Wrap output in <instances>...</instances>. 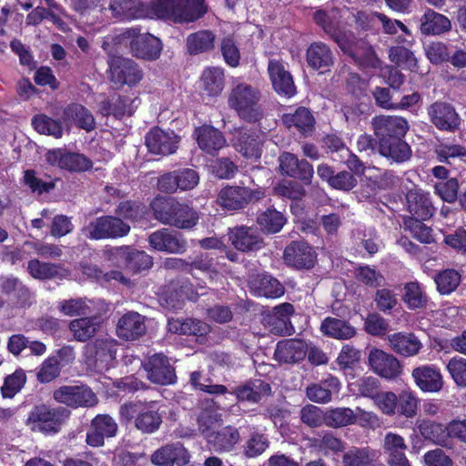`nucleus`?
I'll return each mask as SVG.
<instances>
[{
	"mask_svg": "<svg viewBox=\"0 0 466 466\" xmlns=\"http://www.w3.org/2000/svg\"><path fill=\"white\" fill-rule=\"evenodd\" d=\"M150 207L157 220L177 228L190 229L199 219L196 209L174 198L156 197Z\"/></svg>",
	"mask_w": 466,
	"mask_h": 466,
	"instance_id": "nucleus-1",
	"label": "nucleus"
},
{
	"mask_svg": "<svg viewBox=\"0 0 466 466\" xmlns=\"http://www.w3.org/2000/svg\"><path fill=\"white\" fill-rule=\"evenodd\" d=\"M157 18L174 23H192L208 12L205 0H155Z\"/></svg>",
	"mask_w": 466,
	"mask_h": 466,
	"instance_id": "nucleus-2",
	"label": "nucleus"
},
{
	"mask_svg": "<svg viewBox=\"0 0 466 466\" xmlns=\"http://www.w3.org/2000/svg\"><path fill=\"white\" fill-rule=\"evenodd\" d=\"M340 13L337 9L318 10L313 15L314 22L338 44L345 54L355 58L359 41L352 32L347 30L340 23Z\"/></svg>",
	"mask_w": 466,
	"mask_h": 466,
	"instance_id": "nucleus-3",
	"label": "nucleus"
},
{
	"mask_svg": "<svg viewBox=\"0 0 466 466\" xmlns=\"http://www.w3.org/2000/svg\"><path fill=\"white\" fill-rule=\"evenodd\" d=\"M260 98L261 94L258 87L247 83H238L231 89L228 103L239 117L255 122L261 116Z\"/></svg>",
	"mask_w": 466,
	"mask_h": 466,
	"instance_id": "nucleus-4",
	"label": "nucleus"
},
{
	"mask_svg": "<svg viewBox=\"0 0 466 466\" xmlns=\"http://www.w3.org/2000/svg\"><path fill=\"white\" fill-rule=\"evenodd\" d=\"M117 39L119 43L128 44L132 54L137 58L156 60L162 51L160 39L149 33L142 34L138 26L123 30Z\"/></svg>",
	"mask_w": 466,
	"mask_h": 466,
	"instance_id": "nucleus-5",
	"label": "nucleus"
},
{
	"mask_svg": "<svg viewBox=\"0 0 466 466\" xmlns=\"http://www.w3.org/2000/svg\"><path fill=\"white\" fill-rule=\"evenodd\" d=\"M70 410L64 407L51 408L45 404L34 407L29 412L26 425L33 431L45 434H56L69 418Z\"/></svg>",
	"mask_w": 466,
	"mask_h": 466,
	"instance_id": "nucleus-6",
	"label": "nucleus"
},
{
	"mask_svg": "<svg viewBox=\"0 0 466 466\" xmlns=\"http://www.w3.org/2000/svg\"><path fill=\"white\" fill-rule=\"evenodd\" d=\"M120 415L127 420L134 419L137 429L143 433L157 431L162 422V418L155 402L124 404L120 408Z\"/></svg>",
	"mask_w": 466,
	"mask_h": 466,
	"instance_id": "nucleus-7",
	"label": "nucleus"
},
{
	"mask_svg": "<svg viewBox=\"0 0 466 466\" xmlns=\"http://www.w3.org/2000/svg\"><path fill=\"white\" fill-rule=\"evenodd\" d=\"M81 231L92 240L118 238L129 233L130 226L118 217L101 216L90 220Z\"/></svg>",
	"mask_w": 466,
	"mask_h": 466,
	"instance_id": "nucleus-8",
	"label": "nucleus"
},
{
	"mask_svg": "<svg viewBox=\"0 0 466 466\" xmlns=\"http://www.w3.org/2000/svg\"><path fill=\"white\" fill-rule=\"evenodd\" d=\"M104 253L106 260L117 267L123 263L125 268L134 274L148 270L153 265L151 256L128 246L109 248Z\"/></svg>",
	"mask_w": 466,
	"mask_h": 466,
	"instance_id": "nucleus-9",
	"label": "nucleus"
},
{
	"mask_svg": "<svg viewBox=\"0 0 466 466\" xmlns=\"http://www.w3.org/2000/svg\"><path fill=\"white\" fill-rule=\"evenodd\" d=\"M54 400L67 407H93L97 403L96 394L86 385H65L53 393Z\"/></svg>",
	"mask_w": 466,
	"mask_h": 466,
	"instance_id": "nucleus-10",
	"label": "nucleus"
},
{
	"mask_svg": "<svg viewBox=\"0 0 466 466\" xmlns=\"http://www.w3.org/2000/svg\"><path fill=\"white\" fill-rule=\"evenodd\" d=\"M112 15L120 20L157 18L155 1L144 4L140 0H110Z\"/></svg>",
	"mask_w": 466,
	"mask_h": 466,
	"instance_id": "nucleus-11",
	"label": "nucleus"
},
{
	"mask_svg": "<svg viewBox=\"0 0 466 466\" xmlns=\"http://www.w3.org/2000/svg\"><path fill=\"white\" fill-rule=\"evenodd\" d=\"M371 125L378 144L385 140L405 137L410 128L407 119L400 116H377L372 118Z\"/></svg>",
	"mask_w": 466,
	"mask_h": 466,
	"instance_id": "nucleus-12",
	"label": "nucleus"
},
{
	"mask_svg": "<svg viewBox=\"0 0 466 466\" xmlns=\"http://www.w3.org/2000/svg\"><path fill=\"white\" fill-rule=\"evenodd\" d=\"M147 379L155 384L170 385L177 380L174 367L163 353H155L141 362Z\"/></svg>",
	"mask_w": 466,
	"mask_h": 466,
	"instance_id": "nucleus-13",
	"label": "nucleus"
},
{
	"mask_svg": "<svg viewBox=\"0 0 466 466\" xmlns=\"http://www.w3.org/2000/svg\"><path fill=\"white\" fill-rule=\"evenodd\" d=\"M427 114L431 124L439 130L455 132L460 128L461 116L455 107L444 101H436L427 108Z\"/></svg>",
	"mask_w": 466,
	"mask_h": 466,
	"instance_id": "nucleus-14",
	"label": "nucleus"
},
{
	"mask_svg": "<svg viewBox=\"0 0 466 466\" xmlns=\"http://www.w3.org/2000/svg\"><path fill=\"white\" fill-rule=\"evenodd\" d=\"M110 79L120 85L135 86L143 77L138 65L132 59L123 56H113L108 61Z\"/></svg>",
	"mask_w": 466,
	"mask_h": 466,
	"instance_id": "nucleus-15",
	"label": "nucleus"
},
{
	"mask_svg": "<svg viewBox=\"0 0 466 466\" xmlns=\"http://www.w3.org/2000/svg\"><path fill=\"white\" fill-rule=\"evenodd\" d=\"M48 164L71 172H83L92 167V161L80 153L68 152L63 148L49 150L46 155Z\"/></svg>",
	"mask_w": 466,
	"mask_h": 466,
	"instance_id": "nucleus-16",
	"label": "nucleus"
},
{
	"mask_svg": "<svg viewBox=\"0 0 466 466\" xmlns=\"http://www.w3.org/2000/svg\"><path fill=\"white\" fill-rule=\"evenodd\" d=\"M228 236L234 248L243 252L259 250L264 247L263 238L254 227L236 226L228 228Z\"/></svg>",
	"mask_w": 466,
	"mask_h": 466,
	"instance_id": "nucleus-17",
	"label": "nucleus"
},
{
	"mask_svg": "<svg viewBox=\"0 0 466 466\" xmlns=\"http://www.w3.org/2000/svg\"><path fill=\"white\" fill-rule=\"evenodd\" d=\"M88 353L94 358V363L98 370H109L114 367L117 342L107 336L96 339L86 346Z\"/></svg>",
	"mask_w": 466,
	"mask_h": 466,
	"instance_id": "nucleus-18",
	"label": "nucleus"
},
{
	"mask_svg": "<svg viewBox=\"0 0 466 466\" xmlns=\"http://www.w3.org/2000/svg\"><path fill=\"white\" fill-rule=\"evenodd\" d=\"M148 243L155 250L172 254H181L187 248V241L182 236L169 228H161L151 233Z\"/></svg>",
	"mask_w": 466,
	"mask_h": 466,
	"instance_id": "nucleus-19",
	"label": "nucleus"
},
{
	"mask_svg": "<svg viewBox=\"0 0 466 466\" xmlns=\"http://www.w3.org/2000/svg\"><path fill=\"white\" fill-rule=\"evenodd\" d=\"M190 453L179 442L167 444L151 455V462L156 466H186L190 461Z\"/></svg>",
	"mask_w": 466,
	"mask_h": 466,
	"instance_id": "nucleus-20",
	"label": "nucleus"
},
{
	"mask_svg": "<svg viewBox=\"0 0 466 466\" xmlns=\"http://www.w3.org/2000/svg\"><path fill=\"white\" fill-rule=\"evenodd\" d=\"M118 430L116 420L107 414H98L91 421L86 433V442L93 447H100L105 443L106 438L116 435Z\"/></svg>",
	"mask_w": 466,
	"mask_h": 466,
	"instance_id": "nucleus-21",
	"label": "nucleus"
},
{
	"mask_svg": "<svg viewBox=\"0 0 466 466\" xmlns=\"http://www.w3.org/2000/svg\"><path fill=\"white\" fill-rule=\"evenodd\" d=\"M316 252L305 241H292L284 250V260L296 268H310L316 262Z\"/></svg>",
	"mask_w": 466,
	"mask_h": 466,
	"instance_id": "nucleus-22",
	"label": "nucleus"
},
{
	"mask_svg": "<svg viewBox=\"0 0 466 466\" xmlns=\"http://www.w3.org/2000/svg\"><path fill=\"white\" fill-rule=\"evenodd\" d=\"M369 364L376 374L387 380H393L401 372L399 360L379 349H372L370 351Z\"/></svg>",
	"mask_w": 466,
	"mask_h": 466,
	"instance_id": "nucleus-23",
	"label": "nucleus"
},
{
	"mask_svg": "<svg viewBox=\"0 0 466 466\" xmlns=\"http://www.w3.org/2000/svg\"><path fill=\"white\" fill-rule=\"evenodd\" d=\"M179 137L174 131H165L156 127L146 136V145L148 150L155 155H170L176 152Z\"/></svg>",
	"mask_w": 466,
	"mask_h": 466,
	"instance_id": "nucleus-24",
	"label": "nucleus"
},
{
	"mask_svg": "<svg viewBox=\"0 0 466 466\" xmlns=\"http://www.w3.org/2000/svg\"><path fill=\"white\" fill-rule=\"evenodd\" d=\"M279 167L283 174L301 180L309 185L313 177L314 169L307 160H299L294 154L285 152L279 157Z\"/></svg>",
	"mask_w": 466,
	"mask_h": 466,
	"instance_id": "nucleus-25",
	"label": "nucleus"
},
{
	"mask_svg": "<svg viewBox=\"0 0 466 466\" xmlns=\"http://www.w3.org/2000/svg\"><path fill=\"white\" fill-rule=\"evenodd\" d=\"M268 72L272 86L279 96L291 97L296 94L293 77L285 68L283 62L270 59L268 61Z\"/></svg>",
	"mask_w": 466,
	"mask_h": 466,
	"instance_id": "nucleus-26",
	"label": "nucleus"
},
{
	"mask_svg": "<svg viewBox=\"0 0 466 466\" xmlns=\"http://www.w3.org/2000/svg\"><path fill=\"white\" fill-rule=\"evenodd\" d=\"M63 120L67 133L73 125L86 132H90L96 127V121L92 113L78 103H71L64 107Z\"/></svg>",
	"mask_w": 466,
	"mask_h": 466,
	"instance_id": "nucleus-27",
	"label": "nucleus"
},
{
	"mask_svg": "<svg viewBox=\"0 0 466 466\" xmlns=\"http://www.w3.org/2000/svg\"><path fill=\"white\" fill-rule=\"evenodd\" d=\"M411 376L417 387L423 392H439L443 387V380L439 368L426 364L415 368Z\"/></svg>",
	"mask_w": 466,
	"mask_h": 466,
	"instance_id": "nucleus-28",
	"label": "nucleus"
},
{
	"mask_svg": "<svg viewBox=\"0 0 466 466\" xmlns=\"http://www.w3.org/2000/svg\"><path fill=\"white\" fill-rule=\"evenodd\" d=\"M261 136L248 128H239L234 135V147L247 158L258 159L261 157Z\"/></svg>",
	"mask_w": 466,
	"mask_h": 466,
	"instance_id": "nucleus-29",
	"label": "nucleus"
},
{
	"mask_svg": "<svg viewBox=\"0 0 466 466\" xmlns=\"http://www.w3.org/2000/svg\"><path fill=\"white\" fill-rule=\"evenodd\" d=\"M251 197L252 191L248 187L228 186L221 188L217 201L224 209L238 210L248 205Z\"/></svg>",
	"mask_w": 466,
	"mask_h": 466,
	"instance_id": "nucleus-30",
	"label": "nucleus"
},
{
	"mask_svg": "<svg viewBox=\"0 0 466 466\" xmlns=\"http://www.w3.org/2000/svg\"><path fill=\"white\" fill-rule=\"evenodd\" d=\"M306 60L309 67L324 73L333 66L334 55L327 44L318 41L309 46L306 51Z\"/></svg>",
	"mask_w": 466,
	"mask_h": 466,
	"instance_id": "nucleus-31",
	"label": "nucleus"
},
{
	"mask_svg": "<svg viewBox=\"0 0 466 466\" xmlns=\"http://www.w3.org/2000/svg\"><path fill=\"white\" fill-rule=\"evenodd\" d=\"M194 135L199 148L209 155L217 154L226 145L223 134L211 126L197 127Z\"/></svg>",
	"mask_w": 466,
	"mask_h": 466,
	"instance_id": "nucleus-32",
	"label": "nucleus"
},
{
	"mask_svg": "<svg viewBox=\"0 0 466 466\" xmlns=\"http://www.w3.org/2000/svg\"><path fill=\"white\" fill-rule=\"evenodd\" d=\"M228 393L238 401L258 403L263 397H268L271 394V387L269 383L260 379H256L237 387L234 392Z\"/></svg>",
	"mask_w": 466,
	"mask_h": 466,
	"instance_id": "nucleus-33",
	"label": "nucleus"
},
{
	"mask_svg": "<svg viewBox=\"0 0 466 466\" xmlns=\"http://www.w3.org/2000/svg\"><path fill=\"white\" fill-rule=\"evenodd\" d=\"M146 332L144 317L137 312L129 311L124 314L117 322L116 334L126 340H135Z\"/></svg>",
	"mask_w": 466,
	"mask_h": 466,
	"instance_id": "nucleus-34",
	"label": "nucleus"
},
{
	"mask_svg": "<svg viewBox=\"0 0 466 466\" xmlns=\"http://www.w3.org/2000/svg\"><path fill=\"white\" fill-rule=\"evenodd\" d=\"M167 330L177 335L194 336L198 339H203L209 332V326L197 319H169Z\"/></svg>",
	"mask_w": 466,
	"mask_h": 466,
	"instance_id": "nucleus-35",
	"label": "nucleus"
},
{
	"mask_svg": "<svg viewBox=\"0 0 466 466\" xmlns=\"http://www.w3.org/2000/svg\"><path fill=\"white\" fill-rule=\"evenodd\" d=\"M410 218L427 220L433 215V206L430 194L421 189L410 190L406 196Z\"/></svg>",
	"mask_w": 466,
	"mask_h": 466,
	"instance_id": "nucleus-36",
	"label": "nucleus"
},
{
	"mask_svg": "<svg viewBox=\"0 0 466 466\" xmlns=\"http://www.w3.org/2000/svg\"><path fill=\"white\" fill-rule=\"evenodd\" d=\"M340 390V382L338 378L329 375L318 383H312L307 387L306 395L313 402L328 403L333 394Z\"/></svg>",
	"mask_w": 466,
	"mask_h": 466,
	"instance_id": "nucleus-37",
	"label": "nucleus"
},
{
	"mask_svg": "<svg viewBox=\"0 0 466 466\" xmlns=\"http://www.w3.org/2000/svg\"><path fill=\"white\" fill-rule=\"evenodd\" d=\"M251 292L257 297L277 299L284 294L283 285L268 274H259L249 281Z\"/></svg>",
	"mask_w": 466,
	"mask_h": 466,
	"instance_id": "nucleus-38",
	"label": "nucleus"
},
{
	"mask_svg": "<svg viewBox=\"0 0 466 466\" xmlns=\"http://www.w3.org/2000/svg\"><path fill=\"white\" fill-rule=\"evenodd\" d=\"M307 355V345L300 339L279 341L274 352L275 360L279 362L292 363L303 360Z\"/></svg>",
	"mask_w": 466,
	"mask_h": 466,
	"instance_id": "nucleus-39",
	"label": "nucleus"
},
{
	"mask_svg": "<svg viewBox=\"0 0 466 466\" xmlns=\"http://www.w3.org/2000/svg\"><path fill=\"white\" fill-rule=\"evenodd\" d=\"M390 348L403 357L417 355L422 348L419 338L411 332H397L389 336Z\"/></svg>",
	"mask_w": 466,
	"mask_h": 466,
	"instance_id": "nucleus-40",
	"label": "nucleus"
},
{
	"mask_svg": "<svg viewBox=\"0 0 466 466\" xmlns=\"http://www.w3.org/2000/svg\"><path fill=\"white\" fill-rule=\"evenodd\" d=\"M378 148L381 156L398 164L410 160L412 155V150L404 137L380 142Z\"/></svg>",
	"mask_w": 466,
	"mask_h": 466,
	"instance_id": "nucleus-41",
	"label": "nucleus"
},
{
	"mask_svg": "<svg viewBox=\"0 0 466 466\" xmlns=\"http://www.w3.org/2000/svg\"><path fill=\"white\" fill-rule=\"evenodd\" d=\"M239 440V431L233 426H226L208 436V443L217 452L231 451Z\"/></svg>",
	"mask_w": 466,
	"mask_h": 466,
	"instance_id": "nucleus-42",
	"label": "nucleus"
},
{
	"mask_svg": "<svg viewBox=\"0 0 466 466\" xmlns=\"http://www.w3.org/2000/svg\"><path fill=\"white\" fill-rule=\"evenodd\" d=\"M402 300L409 309L418 310L429 306L430 298L424 286L414 280L404 284Z\"/></svg>",
	"mask_w": 466,
	"mask_h": 466,
	"instance_id": "nucleus-43",
	"label": "nucleus"
},
{
	"mask_svg": "<svg viewBox=\"0 0 466 466\" xmlns=\"http://www.w3.org/2000/svg\"><path fill=\"white\" fill-rule=\"evenodd\" d=\"M451 21L445 15L428 9L420 18V32L425 35H438L450 31Z\"/></svg>",
	"mask_w": 466,
	"mask_h": 466,
	"instance_id": "nucleus-44",
	"label": "nucleus"
},
{
	"mask_svg": "<svg viewBox=\"0 0 466 466\" xmlns=\"http://www.w3.org/2000/svg\"><path fill=\"white\" fill-rule=\"evenodd\" d=\"M282 121L287 127H295L305 136L313 131L315 125L314 116L311 112L304 106L298 107L292 113L284 114Z\"/></svg>",
	"mask_w": 466,
	"mask_h": 466,
	"instance_id": "nucleus-45",
	"label": "nucleus"
},
{
	"mask_svg": "<svg viewBox=\"0 0 466 466\" xmlns=\"http://www.w3.org/2000/svg\"><path fill=\"white\" fill-rule=\"evenodd\" d=\"M378 452L369 447H351L343 453V466H375Z\"/></svg>",
	"mask_w": 466,
	"mask_h": 466,
	"instance_id": "nucleus-46",
	"label": "nucleus"
},
{
	"mask_svg": "<svg viewBox=\"0 0 466 466\" xmlns=\"http://www.w3.org/2000/svg\"><path fill=\"white\" fill-rule=\"evenodd\" d=\"M416 427L420 434L425 439L441 446L448 442L447 426L428 419L418 420Z\"/></svg>",
	"mask_w": 466,
	"mask_h": 466,
	"instance_id": "nucleus-47",
	"label": "nucleus"
},
{
	"mask_svg": "<svg viewBox=\"0 0 466 466\" xmlns=\"http://www.w3.org/2000/svg\"><path fill=\"white\" fill-rule=\"evenodd\" d=\"M32 126L39 134L51 136L55 138H61L64 133L66 132L63 116L60 119H54L45 114H39L32 118Z\"/></svg>",
	"mask_w": 466,
	"mask_h": 466,
	"instance_id": "nucleus-48",
	"label": "nucleus"
},
{
	"mask_svg": "<svg viewBox=\"0 0 466 466\" xmlns=\"http://www.w3.org/2000/svg\"><path fill=\"white\" fill-rule=\"evenodd\" d=\"M27 269L37 279H62L67 274L60 264L43 262L36 258L28 261Z\"/></svg>",
	"mask_w": 466,
	"mask_h": 466,
	"instance_id": "nucleus-49",
	"label": "nucleus"
},
{
	"mask_svg": "<svg viewBox=\"0 0 466 466\" xmlns=\"http://www.w3.org/2000/svg\"><path fill=\"white\" fill-rule=\"evenodd\" d=\"M320 329L325 335L337 339H349L356 334L355 328L348 321L332 317L323 319Z\"/></svg>",
	"mask_w": 466,
	"mask_h": 466,
	"instance_id": "nucleus-50",
	"label": "nucleus"
},
{
	"mask_svg": "<svg viewBox=\"0 0 466 466\" xmlns=\"http://www.w3.org/2000/svg\"><path fill=\"white\" fill-rule=\"evenodd\" d=\"M201 81L203 88L208 96H218L224 88V69L218 66L205 68L201 75Z\"/></svg>",
	"mask_w": 466,
	"mask_h": 466,
	"instance_id": "nucleus-51",
	"label": "nucleus"
},
{
	"mask_svg": "<svg viewBox=\"0 0 466 466\" xmlns=\"http://www.w3.org/2000/svg\"><path fill=\"white\" fill-rule=\"evenodd\" d=\"M257 222L265 233L275 234L282 229L287 218L280 211L274 208H268L258 215Z\"/></svg>",
	"mask_w": 466,
	"mask_h": 466,
	"instance_id": "nucleus-52",
	"label": "nucleus"
},
{
	"mask_svg": "<svg viewBox=\"0 0 466 466\" xmlns=\"http://www.w3.org/2000/svg\"><path fill=\"white\" fill-rule=\"evenodd\" d=\"M137 98H131L128 96H117L106 101L103 106V110L106 115H113L116 118L127 115L131 116L137 107Z\"/></svg>",
	"mask_w": 466,
	"mask_h": 466,
	"instance_id": "nucleus-53",
	"label": "nucleus"
},
{
	"mask_svg": "<svg viewBox=\"0 0 466 466\" xmlns=\"http://www.w3.org/2000/svg\"><path fill=\"white\" fill-rule=\"evenodd\" d=\"M100 321L96 317H86L74 319L69 324V329L78 341L89 339L96 332Z\"/></svg>",
	"mask_w": 466,
	"mask_h": 466,
	"instance_id": "nucleus-54",
	"label": "nucleus"
},
{
	"mask_svg": "<svg viewBox=\"0 0 466 466\" xmlns=\"http://www.w3.org/2000/svg\"><path fill=\"white\" fill-rule=\"evenodd\" d=\"M215 35L209 30H200L190 34L187 38V46L190 55L208 52L214 47Z\"/></svg>",
	"mask_w": 466,
	"mask_h": 466,
	"instance_id": "nucleus-55",
	"label": "nucleus"
},
{
	"mask_svg": "<svg viewBox=\"0 0 466 466\" xmlns=\"http://www.w3.org/2000/svg\"><path fill=\"white\" fill-rule=\"evenodd\" d=\"M269 447L268 436L258 431L250 433L243 445V454L248 459H253L263 454Z\"/></svg>",
	"mask_w": 466,
	"mask_h": 466,
	"instance_id": "nucleus-56",
	"label": "nucleus"
},
{
	"mask_svg": "<svg viewBox=\"0 0 466 466\" xmlns=\"http://www.w3.org/2000/svg\"><path fill=\"white\" fill-rule=\"evenodd\" d=\"M356 423L353 410L346 407L331 409L325 413V424L332 428H340Z\"/></svg>",
	"mask_w": 466,
	"mask_h": 466,
	"instance_id": "nucleus-57",
	"label": "nucleus"
},
{
	"mask_svg": "<svg viewBox=\"0 0 466 466\" xmlns=\"http://www.w3.org/2000/svg\"><path fill=\"white\" fill-rule=\"evenodd\" d=\"M389 58L392 63L404 69H408L411 72L417 71V58L413 52L405 46H391L389 49Z\"/></svg>",
	"mask_w": 466,
	"mask_h": 466,
	"instance_id": "nucleus-58",
	"label": "nucleus"
},
{
	"mask_svg": "<svg viewBox=\"0 0 466 466\" xmlns=\"http://www.w3.org/2000/svg\"><path fill=\"white\" fill-rule=\"evenodd\" d=\"M349 387L353 394L372 400H374L380 392V381L377 378L372 376H363L350 382Z\"/></svg>",
	"mask_w": 466,
	"mask_h": 466,
	"instance_id": "nucleus-59",
	"label": "nucleus"
},
{
	"mask_svg": "<svg viewBox=\"0 0 466 466\" xmlns=\"http://www.w3.org/2000/svg\"><path fill=\"white\" fill-rule=\"evenodd\" d=\"M461 280V275L455 269L442 270L434 278L437 289L441 295H449L453 292L460 285Z\"/></svg>",
	"mask_w": 466,
	"mask_h": 466,
	"instance_id": "nucleus-60",
	"label": "nucleus"
},
{
	"mask_svg": "<svg viewBox=\"0 0 466 466\" xmlns=\"http://www.w3.org/2000/svg\"><path fill=\"white\" fill-rule=\"evenodd\" d=\"M396 414L406 418H413L417 414L418 398L410 390H402L397 395Z\"/></svg>",
	"mask_w": 466,
	"mask_h": 466,
	"instance_id": "nucleus-61",
	"label": "nucleus"
},
{
	"mask_svg": "<svg viewBox=\"0 0 466 466\" xmlns=\"http://www.w3.org/2000/svg\"><path fill=\"white\" fill-rule=\"evenodd\" d=\"M24 181L33 193L38 195L47 193L55 187V182L51 178H45L35 170H25Z\"/></svg>",
	"mask_w": 466,
	"mask_h": 466,
	"instance_id": "nucleus-62",
	"label": "nucleus"
},
{
	"mask_svg": "<svg viewBox=\"0 0 466 466\" xmlns=\"http://www.w3.org/2000/svg\"><path fill=\"white\" fill-rule=\"evenodd\" d=\"M21 250L28 251V254H36L44 258H56L62 255L60 247L42 241H25Z\"/></svg>",
	"mask_w": 466,
	"mask_h": 466,
	"instance_id": "nucleus-63",
	"label": "nucleus"
},
{
	"mask_svg": "<svg viewBox=\"0 0 466 466\" xmlns=\"http://www.w3.org/2000/svg\"><path fill=\"white\" fill-rule=\"evenodd\" d=\"M435 153L440 162L447 164L454 159L464 161L466 157V148L457 144L441 143L436 147Z\"/></svg>",
	"mask_w": 466,
	"mask_h": 466,
	"instance_id": "nucleus-64",
	"label": "nucleus"
}]
</instances>
